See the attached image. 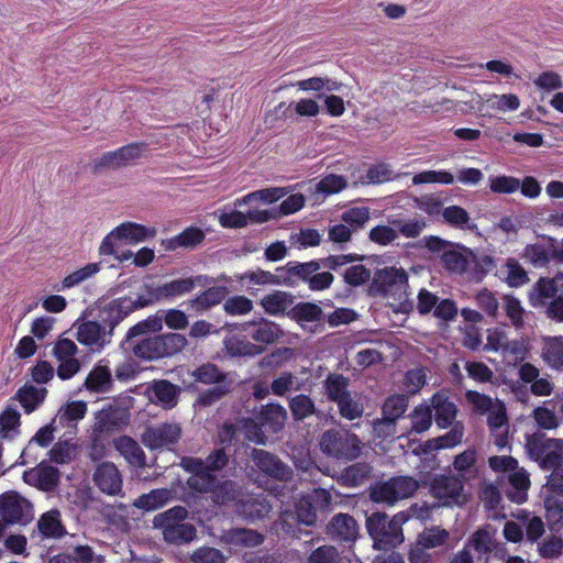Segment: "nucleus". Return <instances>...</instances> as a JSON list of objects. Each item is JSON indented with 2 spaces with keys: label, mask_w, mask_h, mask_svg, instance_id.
Returning <instances> with one entry per match:
<instances>
[{
  "label": "nucleus",
  "mask_w": 563,
  "mask_h": 563,
  "mask_svg": "<svg viewBox=\"0 0 563 563\" xmlns=\"http://www.w3.org/2000/svg\"><path fill=\"white\" fill-rule=\"evenodd\" d=\"M163 357L175 355L181 352L188 344L187 339L179 333L159 335Z\"/></svg>",
  "instance_id": "6e6d98bb"
},
{
  "label": "nucleus",
  "mask_w": 563,
  "mask_h": 563,
  "mask_svg": "<svg viewBox=\"0 0 563 563\" xmlns=\"http://www.w3.org/2000/svg\"><path fill=\"white\" fill-rule=\"evenodd\" d=\"M532 417L538 427L545 430H554L559 427V418L552 409L547 407H537Z\"/></svg>",
  "instance_id": "0e129e2a"
},
{
  "label": "nucleus",
  "mask_w": 563,
  "mask_h": 563,
  "mask_svg": "<svg viewBox=\"0 0 563 563\" xmlns=\"http://www.w3.org/2000/svg\"><path fill=\"white\" fill-rule=\"evenodd\" d=\"M407 399L402 396L396 395L389 397L383 407L384 418L396 421L407 409Z\"/></svg>",
  "instance_id": "680f3d73"
},
{
  "label": "nucleus",
  "mask_w": 563,
  "mask_h": 563,
  "mask_svg": "<svg viewBox=\"0 0 563 563\" xmlns=\"http://www.w3.org/2000/svg\"><path fill=\"white\" fill-rule=\"evenodd\" d=\"M354 258L350 255L330 256L322 261H310L307 263L289 262L285 267H280L277 271L280 272L278 276H274L266 272L258 273H246L241 276L240 282H290L292 277L301 279V282H333L334 276L330 272L318 271L323 267L328 269H336Z\"/></svg>",
  "instance_id": "f03ea898"
},
{
  "label": "nucleus",
  "mask_w": 563,
  "mask_h": 563,
  "mask_svg": "<svg viewBox=\"0 0 563 563\" xmlns=\"http://www.w3.org/2000/svg\"><path fill=\"white\" fill-rule=\"evenodd\" d=\"M510 489L508 490V497L517 503L522 504L527 500V492L530 487L529 474L522 467L518 465L509 473Z\"/></svg>",
  "instance_id": "bb28decb"
},
{
  "label": "nucleus",
  "mask_w": 563,
  "mask_h": 563,
  "mask_svg": "<svg viewBox=\"0 0 563 563\" xmlns=\"http://www.w3.org/2000/svg\"><path fill=\"white\" fill-rule=\"evenodd\" d=\"M339 552L332 545L319 547L308 558V563H339Z\"/></svg>",
  "instance_id": "774afa93"
},
{
  "label": "nucleus",
  "mask_w": 563,
  "mask_h": 563,
  "mask_svg": "<svg viewBox=\"0 0 563 563\" xmlns=\"http://www.w3.org/2000/svg\"><path fill=\"white\" fill-rule=\"evenodd\" d=\"M134 354L146 360L163 357L159 335L147 338L139 342L134 346Z\"/></svg>",
  "instance_id": "8fccbe9b"
},
{
  "label": "nucleus",
  "mask_w": 563,
  "mask_h": 563,
  "mask_svg": "<svg viewBox=\"0 0 563 563\" xmlns=\"http://www.w3.org/2000/svg\"><path fill=\"white\" fill-rule=\"evenodd\" d=\"M173 489H153L150 493L143 494L136 498L133 501V506L144 511H153L165 506L173 498Z\"/></svg>",
  "instance_id": "c85d7f7f"
},
{
  "label": "nucleus",
  "mask_w": 563,
  "mask_h": 563,
  "mask_svg": "<svg viewBox=\"0 0 563 563\" xmlns=\"http://www.w3.org/2000/svg\"><path fill=\"white\" fill-rule=\"evenodd\" d=\"M451 429L445 434L437 437L441 450L453 449L462 443L464 438V426L462 422H455L450 426Z\"/></svg>",
  "instance_id": "bf43d9fd"
},
{
  "label": "nucleus",
  "mask_w": 563,
  "mask_h": 563,
  "mask_svg": "<svg viewBox=\"0 0 563 563\" xmlns=\"http://www.w3.org/2000/svg\"><path fill=\"white\" fill-rule=\"evenodd\" d=\"M487 104L489 108L503 112L516 111L520 106V100L514 93L492 95L487 99Z\"/></svg>",
  "instance_id": "13d9d810"
},
{
  "label": "nucleus",
  "mask_w": 563,
  "mask_h": 563,
  "mask_svg": "<svg viewBox=\"0 0 563 563\" xmlns=\"http://www.w3.org/2000/svg\"><path fill=\"white\" fill-rule=\"evenodd\" d=\"M430 401V407L434 410V419L439 428L445 429L455 423L457 408L449 400L446 393L440 391L434 394Z\"/></svg>",
  "instance_id": "412c9836"
},
{
  "label": "nucleus",
  "mask_w": 563,
  "mask_h": 563,
  "mask_svg": "<svg viewBox=\"0 0 563 563\" xmlns=\"http://www.w3.org/2000/svg\"><path fill=\"white\" fill-rule=\"evenodd\" d=\"M440 262L450 275L465 276L476 282H482L495 268L500 282H529L526 269L517 258L509 257L497 265L493 256L461 244L445 249Z\"/></svg>",
  "instance_id": "f257e3e1"
},
{
  "label": "nucleus",
  "mask_w": 563,
  "mask_h": 563,
  "mask_svg": "<svg viewBox=\"0 0 563 563\" xmlns=\"http://www.w3.org/2000/svg\"><path fill=\"white\" fill-rule=\"evenodd\" d=\"M541 357L550 368L563 369V336L544 339Z\"/></svg>",
  "instance_id": "cd10ccee"
},
{
  "label": "nucleus",
  "mask_w": 563,
  "mask_h": 563,
  "mask_svg": "<svg viewBox=\"0 0 563 563\" xmlns=\"http://www.w3.org/2000/svg\"><path fill=\"white\" fill-rule=\"evenodd\" d=\"M156 235V229L136 222L126 221L114 228L102 240L101 256L119 255L123 244H137Z\"/></svg>",
  "instance_id": "39448f33"
},
{
  "label": "nucleus",
  "mask_w": 563,
  "mask_h": 563,
  "mask_svg": "<svg viewBox=\"0 0 563 563\" xmlns=\"http://www.w3.org/2000/svg\"><path fill=\"white\" fill-rule=\"evenodd\" d=\"M347 186L346 179L341 175L330 174L320 179L317 184V191L323 195H333Z\"/></svg>",
  "instance_id": "052dcab7"
},
{
  "label": "nucleus",
  "mask_w": 563,
  "mask_h": 563,
  "mask_svg": "<svg viewBox=\"0 0 563 563\" xmlns=\"http://www.w3.org/2000/svg\"><path fill=\"white\" fill-rule=\"evenodd\" d=\"M45 397V388H36L32 385H24L16 394V399L27 413L34 411L44 401Z\"/></svg>",
  "instance_id": "f704fd0d"
},
{
  "label": "nucleus",
  "mask_w": 563,
  "mask_h": 563,
  "mask_svg": "<svg viewBox=\"0 0 563 563\" xmlns=\"http://www.w3.org/2000/svg\"><path fill=\"white\" fill-rule=\"evenodd\" d=\"M112 379L108 366L98 364L88 374L85 386L88 390L95 393H104L110 389Z\"/></svg>",
  "instance_id": "72a5a7b5"
},
{
  "label": "nucleus",
  "mask_w": 563,
  "mask_h": 563,
  "mask_svg": "<svg viewBox=\"0 0 563 563\" xmlns=\"http://www.w3.org/2000/svg\"><path fill=\"white\" fill-rule=\"evenodd\" d=\"M300 385L298 379L290 373H282L272 383V391L277 396H284L291 390H298Z\"/></svg>",
  "instance_id": "69168bd1"
},
{
  "label": "nucleus",
  "mask_w": 563,
  "mask_h": 563,
  "mask_svg": "<svg viewBox=\"0 0 563 563\" xmlns=\"http://www.w3.org/2000/svg\"><path fill=\"white\" fill-rule=\"evenodd\" d=\"M187 285L188 284H164L156 290L146 287L144 292L140 294L135 299L124 297L113 300L109 305L111 313L114 314L111 324L119 323L132 311L155 303L163 298L176 297L188 292L190 289Z\"/></svg>",
  "instance_id": "7ed1b4c3"
},
{
  "label": "nucleus",
  "mask_w": 563,
  "mask_h": 563,
  "mask_svg": "<svg viewBox=\"0 0 563 563\" xmlns=\"http://www.w3.org/2000/svg\"><path fill=\"white\" fill-rule=\"evenodd\" d=\"M225 543L232 547H256L262 543L261 534L253 530L233 529L223 536Z\"/></svg>",
  "instance_id": "58836bf2"
},
{
  "label": "nucleus",
  "mask_w": 563,
  "mask_h": 563,
  "mask_svg": "<svg viewBox=\"0 0 563 563\" xmlns=\"http://www.w3.org/2000/svg\"><path fill=\"white\" fill-rule=\"evenodd\" d=\"M541 495L549 523L563 525V484L550 478L543 486Z\"/></svg>",
  "instance_id": "2eb2a0df"
},
{
  "label": "nucleus",
  "mask_w": 563,
  "mask_h": 563,
  "mask_svg": "<svg viewBox=\"0 0 563 563\" xmlns=\"http://www.w3.org/2000/svg\"><path fill=\"white\" fill-rule=\"evenodd\" d=\"M77 340L85 345L102 347L106 343V334L100 324L88 321L77 328Z\"/></svg>",
  "instance_id": "473e14b6"
},
{
  "label": "nucleus",
  "mask_w": 563,
  "mask_h": 563,
  "mask_svg": "<svg viewBox=\"0 0 563 563\" xmlns=\"http://www.w3.org/2000/svg\"><path fill=\"white\" fill-rule=\"evenodd\" d=\"M58 471L49 465L41 464L35 468L24 472L25 483L42 490H52L58 483Z\"/></svg>",
  "instance_id": "4be33fe9"
},
{
  "label": "nucleus",
  "mask_w": 563,
  "mask_h": 563,
  "mask_svg": "<svg viewBox=\"0 0 563 563\" xmlns=\"http://www.w3.org/2000/svg\"><path fill=\"white\" fill-rule=\"evenodd\" d=\"M526 449L543 470L552 471L563 465V439L529 435Z\"/></svg>",
  "instance_id": "1a4fd4ad"
},
{
  "label": "nucleus",
  "mask_w": 563,
  "mask_h": 563,
  "mask_svg": "<svg viewBox=\"0 0 563 563\" xmlns=\"http://www.w3.org/2000/svg\"><path fill=\"white\" fill-rule=\"evenodd\" d=\"M253 461L257 468L263 473L275 478L286 477L287 472L285 465L268 452L263 450H254Z\"/></svg>",
  "instance_id": "c756f323"
},
{
  "label": "nucleus",
  "mask_w": 563,
  "mask_h": 563,
  "mask_svg": "<svg viewBox=\"0 0 563 563\" xmlns=\"http://www.w3.org/2000/svg\"><path fill=\"white\" fill-rule=\"evenodd\" d=\"M343 282H408L402 267L390 265L385 256H372L368 263L353 265L345 269Z\"/></svg>",
  "instance_id": "20e7f679"
},
{
  "label": "nucleus",
  "mask_w": 563,
  "mask_h": 563,
  "mask_svg": "<svg viewBox=\"0 0 563 563\" xmlns=\"http://www.w3.org/2000/svg\"><path fill=\"white\" fill-rule=\"evenodd\" d=\"M433 183L451 185L454 183V176L452 173H450L448 170H424V172L416 174L412 177L413 185L433 184Z\"/></svg>",
  "instance_id": "5fc2aeb1"
},
{
  "label": "nucleus",
  "mask_w": 563,
  "mask_h": 563,
  "mask_svg": "<svg viewBox=\"0 0 563 563\" xmlns=\"http://www.w3.org/2000/svg\"><path fill=\"white\" fill-rule=\"evenodd\" d=\"M287 419L286 409L277 404H271L262 409L261 422L268 427L273 432L279 431Z\"/></svg>",
  "instance_id": "ea45409f"
},
{
  "label": "nucleus",
  "mask_w": 563,
  "mask_h": 563,
  "mask_svg": "<svg viewBox=\"0 0 563 563\" xmlns=\"http://www.w3.org/2000/svg\"><path fill=\"white\" fill-rule=\"evenodd\" d=\"M449 532L445 529L433 527L424 529L419 533L417 540L429 550L444 545L449 540Z\"/></svg>",
  "instance_id": "a18cd8bd"
},
{
  "label": "nucleus",
  "mask_w": 563,
  "mask_h": 563,
  "mask_svg": "<svg viewBox=\"0 0 563 563\" xmlns=\"http://www.w3.org/2000/svg\"><path fill=\"white\" fill-rule=\"evenodd\" d=\"M181 466L192 473L187 479L188 486L197 492L212 490L213 499L218 504H224L234 499V485L225 482L221 486H214V477L203 468V462L196 459H184Z\"/></svg>",
  "instance_id": "0eeeda50"
},
{
  "label": "nucleus",
  "mask_w": 563,
  "mask_h": 563,
  "mask_svg": "<svg viewBox=\"0 0 563 563\" xmlns=\"http://www.w3.org/2000/svg\"><path fill=\"white\" fill-rule=\"evenodd\" d=\"M342 221L353 230L362 229L369 220L368 207H353L341 214Z\"/></svg>",
  "instance_id": "864d4df0"
},
{
  "label": "nucleus",
  "mask_w": 563,
  "mask_h": 563,
  "mask_svg": "<svg viewBox=\"0 0 563 563\" xmlns=\"http://www.w3.org/2000/svg\"><path fill=\"white\" fill-rule=\"evenodd\" d=\"M470 551L474 549L478 553H488L493 549V539L488 530H478L470 539L466 547Z\"/></svg>",
  "instance_id": "338daca9"
},
{
  "label": "nucleus",
  "mask_w": 563,
  "mask_h": 563,
  "mask_svg": "<svg viewBox=\"0 0 563 563\" xmlns=\"http://www.w3.org/2000/svg\"><path fill=\"white\" fill-rule=\"evenodd\" d=\"M289 313L301 327H305L306 323L320 319L321 309L313 303H300L295 307L291 306Z\"/></svg>",
  "instance_id": "de8ad7c7"
},
{
  "label": "nucleus",
  "mask_w": 563,
  "mask_h": 563,
  "mask_svg": "<svg viewBox=\"0 0 563 563\" xmlns=\"http://www.w3.org/2000/svg\"><path fill=\"white\" fill-rule=\"evenodd\" d=\"M181 435V428L176 422H165L146 428L142 435L143 444L150 450L170 449Z\"/></svg>",
  "instance_id": "ddd939ff"
},
{
  "label": "nucleus",
  "mask_w": 563,
  "mask_h": 563,
  "mask_svg": "<svg viewBox=\"0 0 563 563\" xmlns=\"http://www.w3.org/2000/svg\"><path fill=\"white\" fill-rule=\"evenodd\" d=\"M152 396L151 400L161 405L166 409H170L176 406L179 394V388L167 380L154 382L151 386Z\"/></svg>",
  "instance_id": "393cba45"
},
{
  "label": "nucleus",
  "mask_w": 563,
  "mask_h": 563,
  "mask_svg": "<svg viewBox=\"0 0 563 563\" xmlns=\"http://www.w3.org/2000/svg\"><path fill=\"white\" fill-rule=\"evenodd\" d=\"M328 533L332 538L343 541H353L358 533V526L354 518L346 514L334 516L328 526Z\"/></svg>",
  "instance_id": "b1692460"
},
{
  "label": "nucleus",
  "mask_w": 563,
  "mask_h": 563,
  "mask_svg": "<svg viewBox=\"0 0 563 563\" xmlns=\"http://www.w3.org/2000/svg\"><path fill=\"white\" fill-rule=\"evenodd\" d=\"M476 451L474 449H467L455 456L453 467L461 477L467 478L476 473Z\"/></svg>",
  "instance_id": "79ce46f5"
},
{
  "label": "nucleus",
  "mask_w": 563,
  "mask_h": 563,
  "mask_svg": "<svg viewBox=\"0 0 563 563\" xmlns=\"http://www.w3.org/2000/svg\"><path fill=\"white\" fill-rule=\"evenodd\" d=\"M444 221L451 227L462 230H474L476 224L472 222L468 212L460 206H450L442 210Z\"/></svg>",
  "instance_id": "4c0bfd02"
},
{
  "label": "nucleus",
  "mask_w": 563,
  "mask_h": 563,
  "mask_svg": "<svg viewBox=\"0 0 563 563\" xmlns=\"http://www.w3.org/2000/svg\"><path fill=\"white\" fill-rule=\"evenodd\" d=\"M0 517L8 523L26 525L34 517L32 504L16 492H7L0 496Z\"/></svg>",
  "instance_id": "f8f14e48"
},
{
  "label": "nucleus",
  "mask_w": 563,
  "mask_h": 563,
  "mask_svg": "<svg viewBox=\"0 0 563 563\" xmlns=\"http://www.w3.org/2000/svg\"><path fill=\"white\" fill-rule=\"evenodd\" d=\"M320 448L330 456L352 460L358 456L361 442L346 430H329L321 435Z\"/></svg>",
  "instance_id": "9d476101"
},
{
  "label": "nucleus",
  "mask_w": 563,
  "mask_h": 563,
  "mask_svg": "<svg viewBox=\"0 0 563 563\" xmlns=\"http://www.w3.org/2000/svg\"><path fill=\"white\" fill-rule=\"evenodd\" d=\"M412 430L417 433L424 432L432 426V411L430 405H419L410 413Z\"/></svg>",
  "instance_id": "603ef678"
},
{
  "label": "nucleus",
  "mask_w": 563,
  "mask_h": 563,
  "mask_svg": "<svg viewBox=\"0 0 563 563\" xmlns=\"http://www.w3.org/2000/svg\"><path fill=\"white\" fill-rule=\"evenodd\" d=\"M227 352L232 356H255L263 352L258 344L247 341L244 335L232 334L224 340Z\"/></svg>",
  "instance_id": "2f4dec72"
},
{
  "label": "nucleus",
  "mask_w": 563,
  "mask_h": 563,
  "mask_svg": "<svg viewBox=\"0 0 563 563\" xmlns=\"http://www.w3.org/2000/svg\"><path fill=\"white\" fill-rule=\"evenodd\" d=\"M240 435L257 444L265 442V437L261 427L251 419H243L239 421L234 428L231 426H224L219 433V438L222 442L230 441L232 438Z\"/></svg>",
  "instance_id": "a211bd4d"
},
{
  "label": "nucleus",
  "mask_w": 563,
  "mask_h": 563,
  "mask_svg": "<svg viewBox=\"0 0 563 563\" xmlns=\"http://www.w3.org/2000/svg\"><path fill=\"white\" fill-rule=\"evenodd\" d=\"M488 187L494 194L510 195L519 190L520 179L508 175L490 176Z\"/></svg>",
  "instance_id": "37998d69"
},
{
  "label": "nucleus",
  "mask_w": 563,
  "mask_h": 563,
  "mask_svg": "<svg viewBox=\"0 0 563 563\" xmlns=\"http://www.w3.org/2000/svg\"><path fill=\"white\" fill-rule=\"evenodd\" d=\"M431 493L443 506L463 505L467 500L462 481L454 476L437 477Z\"/></svg>",
  "instance_id": "4468645a"
},
{
  "label": "nucleus",
  "mask_w": 563,
  "mask_h": 563,
  "mask_svg": "<svg viewBox=\"0 0 563 563\" xmlns=\"http://www.w3.org/2000/svg\"><path fill=\"white\" fill-rule=\"evenodd\" d=\"M418 487V482L412 477H394L376 484L371 490V497L376 503L394 505L400 499L410 497Z\"/></svg>",
  "instance_id": "9b49d317"
},
{
  "label": "nucleus",
  "mask_w": 563,
  "mask_h": 563,
  "mask_svg": "<svg viewBox=\"0 0 563 563\" xmlns=\"http://www.w3.org/2000/svg\"><path fill=\"white\" fill-rule=\"evenodd\" d=\"M20 426V412L16 408L7 407L0 415V438H10Z\"/></svg>",
  "instance_id": "09e8293b"
},
{
  "label": "nucleus",
  "mask_w": 563,
  "mask_h": 563,
  "mask_svg": "<svg viewBox=\"0 0 563 563\" xmlns=\"http://www.w3.org/2000/svg\"><path fill=\"white\" fill-rule=\"evenodd\" d=\"M261 305L269 314L289 313L292 306V297L286 292L277 291L265 296L261 300Z\"/></svg>",
  "instance_id": "c9c22d12"
},
{
  "label": "nucleus",
  "mask_w": 563,
  "mask_h": 563,
  "mask_svg": "<svg viewBox=\"0 0 563 563\" xmlns=\"http://www.w3.org/2000/svg\"><path fill=\"white\" fill-rule=\"evenodd\" d=\"M205 232L198 227H189L179 234L162 240L161 245L166 251L194 250L203 242Z\"/></svg>",
  "instance_id": "aec40b11"
},
{
  "label": "nucleus",
  "mask_w": 563,
  "mask_h": 563,
  "mask_svg": "<svg viewBox=\"0 0 563 563\" xmlns=\"http://www.w3.org/2000/svg\"><path fill=\"white\" fill-rule=\"evenodd\" d=\"M336 405L341 416L349 420L360 418L364 411L361 399L353 397L350 393Z\"/></svg>",
  "instance_id": "4d7b16f0"
},
{
  "label": "nucleus",
  "mask_w": 563,
  "mask_h": 563,
  "mask_svg": "<svg viewBox=\"0 0 563 563\" xmlns=\"http://www.w3.org/2000/svg\"><path fill=\"white\" fill-rule=\"evenodd\" d=\"M289 407L292 416L299 420L307 418L314 411L312 400L306 395H297L291 398Z\"/></svg>",
  "instance_id": "e2e57ef3"
},
{
  "label": "nucleus",
  "mask_w": 563,
  "mask_h": 563,
  "mask_svg": "<svg viewBox=\"0 0 563 563\" xmlns=\"http://www.w3.org/2000/svg\"><path fill=\"white\" fill-rule=\"evenodd\" d=\"M349 379L341 374H330L324 380V390L328 398L339 404L350 391Z\"/></svg>",
  "instance_id": "a19ab883"
},
{
  "label": "nucleus",
  "mask_w": 563,
  "mask_h": 563,
  "mask_svg": "<svg viewBox=\"0 0 563 563\" xmlns=\"http://www.w3.org/2000/svg\"><path fill=\"white\" fill-rule=\"evenodd\" d=\"M119 264L132 260V263L137 267H145L151 264L155 257L153 249L142 247L136 253L132 251L119 252V255H112Z\"/></svg>",
  "instance_id": "49530a36"
},
{
  "label": "nucleus",
  "mask_w": 563,
  "mask_h": 563,
  "mask_svg": "<svg viewBox=\"0 0 563 563\" xmlns=\"http://www.w3.org/2000/svg\"><path fill=\"white\" fill-rule=\"evenodd\" d=\"M93 482L102 493L110 496L118 495L122 490V476L111 462H102L96 467Z\"/></svg>",
  "instance_id": "f3484780"
},
{
  "label": "nucleus",
  "mask_w": 563,
  "mask_h": 563,
  "mask_svg": "<svg viewBox=\"0 0 563 563\" xmlns=\"http://www.w3.org/2000/svg\"><path fill=\"white\" fill-rule=\"evenodd\" d=\"M113 445L124 460L134 466L145 464V454L140 445L132 438L122 435L113 440Z\"/></svg>",
  "instance_id": "a878e982"
},
{
  "label": "nucleus",
  "mask_w": 563,
  "mask_h": 563,
  "mask_svg": "<svg viewBox=\"0 0 563 563\" xmlns=\"http://www.w3.org/2000/svg\"><path fill=\"white\" fill-rule=\"evenodd\" d=\"M530 301L536 307H548L549 317L563 321V296H556L554 284H536Z\"/></svg>",
  "instance_id": "dca6fc26"
},
{
  "label": "nucleus",
  "mask_w": 563,
  "mask_h": 563,
  "mask_svg": "<svg viewBox=\"0 0 563 563\" xmlns=\"http://www.w3.org/2000/svg\"><path fill=\"white\" fill-rule=\"evenodd\" d=\"M241 329L247 332L255 342L262 344H272L283 334L279 325L268 320L245 322Z\"/></svg>",
  "instance_id": "6ab92c4d"
},
{
  "label": "nucleus",
  "mask_w": 563,
  "mask_h": 563,
  "mask_svg": "<svg viewBox=\"0 0 563 563\" xmlns=\"http://www.w3.org/2000/svg\"><path fill=\"white\" fill-rule=\"evenodd\" d=\"M95 430L98 432L120 429L129 422V413L124 409L108 408L96 413Z\"/></svg>",
  "instance_id": "5701e85b"
},
{
  "label": "nucleus",
  "mask_w": 563,
  "mask_h": 563,
  "mask_svg": "<svg viewBox=\"0 0 563 563\" xmlns=\"http://www.w3.org/2000/svg\"><path fill=\"white\" fill-rule=\"evenodd\" d=\"M87 402L81 400L67 401L62 406L56 415V419L62 424L77 423L84 419L87 413Z\"/></svg>",
  "instance_id": "e433bc0d"
},
{
  "label": "nucleus",
  "mask_w": 563,
  "mask_h": 563,
  "mask_svg": "<svg viewBox=\"0 0 563 563\" xmlns=\"http://www.w3.org/2000/svg\"><path fill=\"white\" fill-rule=\"evenodd\" d=\"M38 531L46 538L58 539L66 534L60 512L52 509L43 514L37 521Z\"/></svg>",
  "instance_id": "7c9ffc66"
},
{
  "label": "nucleus",
  "mask_w": 563,
  "mask_h": 563,
  "mask_svg": "<svg viewBox=\"0 0 563 563\" xmlns=\"http://www.w3.org/2000/svg\"><path fill=\"white\" fill-rule=\"evenodd\" d=\"M241 507V514L249 518H262L271 510V505L262 497H250L242 501Z\"/></svg>",
  "instance_id": "3c124183"
},
{
  "label": "nucleus",
  "mask_w": 563,
  "mask_h": 563,
  "mask_svg": "<svg viewBox=\"0 0 563 563\" xmlns=\"http://www.w3.org/2000/svg\"><path fill=\"white\" fill-rule=\"evenodd\" d=\"M407 517L400 512L390 520L385 514L375 512L367 518L366 528L377 549L394 548L402 543V525Z\"/></svg>",
  "instance_id": "423d86ee"
},
{
  "label": "nucleus",
  "mask_w": 563,
  "mask_h": 563,
  "mask_svg": "<svg viewBox=\"0 0 563 563\" xmlns=\"http://www.w3.org/2000/svg\"><path fill=\"white\" fill-rule=\"evenodd\" d=\"M521 257L531 263L534 267H544L551 260L549 249L543 244H528L521 254Z\"/></svg>",
  "instance_id": "c03bdc74"
},
{
  "label": "nucleus",
  "mask_w": 563,
  "mask_h": 563,
  "mask_svg": "<svg viewBox=\"0 0 563 563\" xmlns=\"http://www.w3.org/2000/svg\"><path fill=\"white\" fill-rule=\"evenodd\" d=\"M187 516L184 507H174L165 512L155 516L153 523L155 528L162 529L164 539L172 543L189 542L196 536V529L183 520Z\"/></svg>",
  "instance_id": "6e6552de"
}]
</instances>
